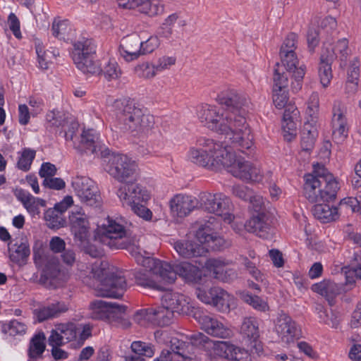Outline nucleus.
<instances>
[{
	"label": "nucleus",
	"instance_id": "obj_4",
	"mask_svg": "<svg viewBox=\"0 0 361 361\" xmlns=\"http://www.w3.org/2000/svg\"><path fill=\"white\" fill-rule=\"evenodd\" d=\"M227 146L209 137H197L188 151V158L194 164L210 170H219L221 159L226 155Z\"/></svg>",
	"mask_w": 361,
	"mask_h": 361
},
{
	"label": "nucleus",
	"instance_id": "obj_20",
	"mask_svg": "<svg viewBox=\"0 0 361 361\" xmlns=\"http://www.w3.org/2000/svg\"><path fill=\"white\" fill-rule=\"evenodd\" d=\"M118 190V196L124 205L146 202L149 199L147 191L139 184L129 181Z\"/></svg>",
	"mask_w": 361,
	"mask_h": 361
},
{
	"label": "nucleus",
	"instance_id": "obj_26",
	"mask_svg": "<svg viewBox=\"0 0 361 361\" xmlns=\"http://www.w3.org/2000/svg\"><path fill=\"white\" fill-rule=\"evenodd\" d=\"M164 305L171 309L174 313L179 314H190L193 307L190 304L188 298L177 293H166L162 300Z\"/></svg>",
	"mask_w": 361,
	"mask_h": 361
},
{
	"label": "nucleus",
	"instance_id": "obj_38",
	"mask_svg": "<svg viewBox=\"0 0 361 361\" xmlns=\"http://www.w3.org/2000/svg\"><path fill=\"white\" fill-rule=\"evenodd\" d=\"M218 223L214 218H211L207 223L201 225L195 233V238L200 244L210 243L213 238L214 230L217 228Z\"/></svg>",
	"mask_w": 361,
	"mask_h": 361
},
{
	"label": "nucleus",
	"instance_id": "obj_44",
	"mask_svg": "<svg viewBox=\"0 0 361 361\" xmlns=\"http://www.w3.org/2000/svg\"><path fill=\"white\" fill-rule=\"evenodd\" d=\"M98 137L93 130L83 131L81 137L80 145L87 150H90L93 154H97Z\"/></svg>",
	"mask_w": 361,
	"mask_h": 361
},
{
	"label": "nucleus",
	"instance_id": "obj_54",
	"mask_svg": "<svg viewBox=\"0 0 361 361\" xmlns=\"http://www.w3.org/2000/svg\"><path fill=\"white\" fill-rule=\"evenodd\" d=\"M131 350L135 354H140L149 357H152L154 353V350L151 345L141 341H134L131 344Z\"/></svg>",
	"mask_w": 361,
	"mask_h": 361
},
{
	"label": "nucleus",
	"instance_id": "obj_27",
	"mask_svg": "<svg viewBox=\"0 0 361 361\" xmlns=\"http://www.w3.org/2000/svg\"><path fill=\"white\" fill-rule=\"evenodd\" d=\"M201 328L208 334L221 338H228L231 331L216 319L207 314L199 317Z\"/></svg>",
	"mask_w": 361,
	"mask_h": 361
},
{
	"label": "nucleus",
	"instance_id": "obj_60",
	"mask_svg": "<svg viewBox=\"0 0 361 361\" xmlns=\"http://www.w3.org/2000/svg\"><path fill=\"white\" fill-rule=\"evenodd\" d=\"M105 78L107 80H116L121 75V70L115 62H109L103 71Z\"/></svg>",
	"mask_w": 361,
	"mask_h": 361
},
{
	"label": "nucleus",
	"instance_id": "obj_64",
	"mask_svg": "<svg viewBox=\"0 0 361 361\" xmlns=\"http://www.w3.org/2000/svg\"><path fill=\"white\" fill-rule=\"evenodd\" d=\"M78 245L80 247L84 252L91 256L92 257H100L103 255L104 252L101 248L97 247L95 245L88 243V239L86 243L81 245L80 243H77Z\"/></svg>",
	"mask_w": 361,
	"mask_h": 361
},
{
	"label": "nucleus",
	"instance_id": "obj_6",
	"mask_svg": "<svg viewBox=\"0 0 361 361\" xmlns=\"http://www.w3.org/2000/svg\"><path fill=\"white\" fill-rule=\"evenodd\" d=\"M145 264L159 273L161 280L169 283L174 282L177 275L190 282H197L202 277L201 270L186 262L171 267L169 263L157 259H147L145 260Z\"/></svg>",
	"mask_w": 361,
	"mask_h": 361
},
{
	"label": "nucleus",
	"instance_id": "obj_53",
	"mask_svg": "<svg viewBox=\"0 0 361 361\" xmlns=\"http://www.w3.org/2000/svg\"><path fill=\"white\" fill-rule=\"evenodd\" d=\"M164 12V6L157 1L147 0L146 6L140 7V13L149 16H155Z\"/></svg>",
	"mask_w": 361,
	"mask_h": 361
},
{
	"label": "nucleus",
	"instance_id": "obj_34",
	"mask_svg": "<svg viewBox=\"0 0 361 361\" xmlns=\"http://www.w3.org/2000/svg\"><path fill=\"white\" fill-rule=\"evenodd\" d=\"M68 310L67 306L64 303L57 302L51 304L47 307L36 310L35 314L39 322L50 318L57 317L60 314Z\"/></svg>",
	"mask_w": 361,
	"mask_h": 361
},
{
	"label": "nucleus",
	"instance_id": "obj_48",
	"mask_svg": "<svg viewBox=\"0 0 361 361\" xmlns=\"http://www.w3.org/2000/svg\"><path fill=\"white\" fill-rule=\"evenodd\" d=\"M135 73L141 78L151 79L157 75L154 65H151L148 62L142 63L134 68Z\"/></svg>",
	"mask_w": 361,
	"mask_h": 361
},
{
	"label": "nucleus",
	"instance_id": "obj_16",
	"mask_svg": "<svg viewBox=\"0 0 361 361\" xmlns=\"http://www.w3.org/2000/svg\"><path fill=\"white\" fill-rule=\"evenodd\" d=\"M69 225L75 243H86L90 236V224L88 216L82 209L72 211L68 217Z\"/></svg>",
	"mask_w": 361,
	"mask_h": 361
},
{
	"label": "nucleus",
	"instance_id": "obj_32",
	"mask_svg": "<svg viewBox=\"0 0 361 361\" xmlns=\"http://www.w3.org/2000/svg\"><path fill=\"white\" fill-rule=\"evenodd\" d=\"M312 213L314 217L322 223H329L338 218L336 207H331L327 202H319L313 207Z\"/></svg>",
	"mask_w": 361,
	"mask_h": 361
},
{
	"label": "nucleus",
	"instance_id": "obj_36",
	"mask_svg": "<svg viewBox=\"0 0 361 361\" xmlns=\"http://www.w3.org/2000/svg\"><path fill=\"white\" fill-rule=\"evenodd\" d=\"M316 123L307 121L302 128L301 137V147L304 151L311 150L314 145L315 137L317 135Z\"/></svg>",
	"mask_w": 361,
	"mask_h": 361
},
{
	"label": "nucleus",
	"instance_id": "obj_61",
	"mask_svg": "<svg viewBox=\"0 0 361 361\" xmlns=\"http://www.w3.org/2000/svg\"><path fill=\"white\" fill-rule=\"evenodd\" d=\"M319 26L314 24L308 30L307 35V40L310 49L314 51V48L319 44Z\"/></svg>",
	"mask_w": 361,
	"mask_h": 361
},
{
	"label": "nucleus",
	"instance_id": "obj_45",
	"mask_svg": "<svg viewBox=\"0 0 361 361\" xmlns=\"http://www.w3.org/2000/svg\"><path fill=\"white\" fill-rule=\"evenodd\" d=\"M44 339L45 336L44 334H38L32 338L29 348V355L30 358H37L44 351Z\"/></svg>",
	"mask_w": 361,
	"mask_h": 361
},
{
	"label": "nucleus",
	"instance_id": "obj_47",
	"mask_svg": "<svg viewBox=\"0 0 361 361\" xmlns=\"http://www.w3.org/2000/svg\"><path fill=\"white\" fill-rule=\"evenodd\" d=\"M336 51L339 53L340 66L342 68L347 66V59L350 54L348 41L345 38L339 39L334 47Z\"/></svg>",
	"mask_w": 361,
	"mask_h": 361
},
{
	"label": "nucleus",
	"instance_id": "obj_41",
	"mask_svg": "<svg viewBox=\"0 0 361 361\" xmlns=\"http://www.w3.org/2000/svg\"><path fill=\"white\" fill-rule=\"evenodd\" d=\"M291 73H288L285 67L281 66V63H276L274 73V90H279L280 92L285 90L288 85V75Z\"/></svg>",
	"mask_w": 361,
	"mask_h": 361
},
{
	"label": "nucleus",
	"instance_id": "obj_9",
	"mask_svg": "<svg viewBox=\"0 0 361 361\" xmlns=\"http://www.w3.org/2000/svg\"><path fill=\"white\" fill-rule=\"evenodd\" d=\"M73 60L76 67L85 74L99 75L102 70L94 60L96 45L92 39L82 37L73 44Z\"/></svg>",
	"mask_w": 361,
	"mask_h": 361
},
{
	"label": "nucleus",
	"instance_id": "obj_40",
	"mask_svg": "<svg viewBox=\"0 0 361 361\" xmlns=\"http://www.w3.org/2000/svg\"><path fill=\"white\" fill-rule=\"evenodd\" d=\"M44 220L47 226L51 229H59L66 224L63 215L54 208H49L45 212Z\"/></svg>",
	"mask_w": 361,
	"mask_h": 361
},
{
	"label": "nucleus",
	"instance_id": "obj_12",
	"mask_svg": "<svg viewBox=\"0 0 361 361\" xmlns=\"http://www.w3.org/2000/svg\"><path fill=\"white\" fill-rule=\"evenodd\" d=\"M200 209L221 216L228 224L234 219V215L232 214L233 204L231 199L222 193H201Z\"/></svg>",
	"mask_w": 361,
	"mask_h": 361
},
{
	"label": "nucleus",
	"instance_id": "obj_24",
	"mask_svg": "<svg viewBox=\"0 0 361 361\" xmlns=\"http://www.w3.org/2000/svg\"><path fill=\"white\" fill-rule=\"evenodd\" d=\"M119 54L126 61L131 62L141 57L140 35L133 33L123 37L119 46Z\"/></svg>",
	"mask_w": 361,
	"mask_h": 361
},
{
	"label": "nucleus",
	"instance_id": "obj_62",
	"mask_svg": "<svg viewBox=\"0 0 361 361\" xmlns=\"http://www.w3.org/2000/svg\"><path fill=\"white\" fill-rule=\"evenodd\" d=\"M232 192L235 197H237L244 201H247V200H250L252 202L253 201L252 199L253 192L250 189H249L248 187H247L245 185H233V188H232Z\"/></svg>",
	"mask_w": 361,
	"mask_h": 361
},
{
	"label": "nucleus",
	"instance_id": "obj_3",
	"mask_svg": "<svg viewBox=\"0 0 361 361\" xmlns=\"http://www.w3.org/2000/svg\"><path fill=\"white\" fill-rule=\"evenodd\" d=\"M114 107L123 130L135 135L147 134L154 125V117L145 114L133 100L117 99L114 103Z\"/></svg>",
	"mask_w": 361,
	"mask_h": 361
},
{
	"label": "nucleus",
	"instance_id": "obj_49",
	"mask_svg": "<svg viewBox=\"0 0 361 361\" xmlns=\"http://www.w3.org/2000/svg\"><path fill=\"white\" fill-rule=\"evenodd\" d=\"M47 121L53 126L66 127L68 123V115L59 111H52L47 114Z\"/></svg>",
	"mask_w": 361,
	"mask_h": 361
},
{
	"label": "nucleus",
	"instance_id": "obj_8",
	"mask_svg": "<svg viewBox=\"0 0 361 361\" xmlns=\"http://www.w3.org/2000/svg\"><path fill=\"white\" fill-rule=\"evenodd\" d=\"M102 157H107L106 171L115 180L124 183L134 180L137 176V166L134 161L123 154H110L109 149L101 151Z\"/></svg>",
	"mask_w": 361,
	"mask_h": 361
},
{
	"label": "nucleus",
	"instance_id": "obj_5",
	"mask_svg": "<svg viewBox=\"0 0 361 361\" xmlns=\"http://www.w3.org/2000/svg\"><path fill=\"white\" fill-rule=\"evenodd\" d=\"M130 223L122 224L120 222L108 218L106 224H104L98 230L96 240L111 249H126L135 243V239L129 226Z\"/></svg>",
	"mask_w": 361,
	"mask_h": 361
},
{
	"label": "nucleus",
	"instance_id": "obj_52",
	"mask_svg": "<svg viewBox=\"0 0 361 361\" xmlns=\"http://www.w3.org/2000/svg\"><path fill=\"white\" fill-rule=\"evenodd\" d=\"M35 157V151L30 149H24L20 157L17 165L18 167L27 171L30 169L32 162Z\"/></svg>",
	"mask_w": 361,
	"mask_h": 361
},
{
	"label": "nucleus",
	"instance_id": "obj_35",
	"mask_svg": "<svg viewBox=\"0 0 361 361\" xmlns=\"http://www.w3.org/2000/svg\"><path fill=\"white\" fill-rule=\"evenodd\" d=\"M9 250L12 262L19 265L25 264L30 254L29 245L26 242H20L19 244L16 243L9 248Z\"/></svg>",
	"mask_w": 361,
	"mask_h": 361
},
{
	"label": "nucleus",
	"instance_id": "obj_2",
	"mask_svg": "<svg viewBox=\"0 0 361 361\" xmlns=\"http://www.w3.org/2000/svg\"><path fill=\"white\" fill-rule=\"evenodd\" d=\"M338 183L323 166L313 165V171L304 176L303 195L311 203L329 202L336 199Z\"/></svg>",
	"mask_w": 361,
	"mask_h": 361
},
{
	"label": "nucleus",
	"instance_id": "obj_50",
	"mask_svg": "<svg viewBox=\"0 0 361 361\" xmlns=\"http://www.w3.org/2000/svg\"><path fill=\"white\" fill-rule=\"evenodd\" d=\"M26 325L18 320H11L8 324H4L3 331L8 333L11 336L23 335L26 332Z\"/></svg>",
	"mask_w": 361,
	"mask_h": 361
},
{
	"label": "nucleus",
	"instance_id": "obj_37",
	"mask_svg": "<svg viewBox=\"0 0 361 361\" xmlns=\"http://www.w3.org/2000/svg\"><path fill=\"white\" fill-rule=\"evenodd\" d=\"M35 49L37 54L39 67L44 70L47 69L49 64L51 63L59 54V51H56L55 50H45L42 43L40 42L35 43Z\"/></svg>",
	"mask_w": 361,
	"mask_h": 361
},
{
	"label": "nucleus",
	"instance_id": "obj_22",
	"mask_svg": "<svg viewBox=\"0 0 361 361\" xmlns=\"http://www.w3.org/2000/svg\"><path fill=\"white\" fill-rule=\"evenodd\" d=\"M279 54L281 60V66H284L288 73H292V76L296 82L293 88L298 91L301 87L300 82L305 74V67L303 65H300L296 53L286 51L283 54L279 53Z\"/></svg>",
	"mask_w": 361,
	"mask_h": 361
},
{
	"label": "nucleus",
	"instance_id": "obj_13",
	"mask_svg": "<svg viewBox=\"0 0 361 361\" xmlns=\"http://www.w3.org/2000/svg\"><path fill=\"white\" fill-rule=\"evenodd\" d=\"M33 257L36 266L43 267L40 282L46 286L54 284L61 274L59 261L54 255L45 253L41 247H34Z\"/></svg>",
	"mask_w": 361,
	"mask_h": 361
},
{
	"label": "nucleus",
	"instance_id": "obj_18",
	"mask_svg": "<svg viewBox=\"0 0 361 361\" xmlns=\"http://www.w3.org/2000/svg\"><path fill=\"white\" fill-rule=\"evenodd\" d=\"M81 329V324L69 322L58 325L56 329L51 331L49 338L51 345H62L78 338V332Z\"/></svg>",
	"mask_w": 361,
	"mask_h": 361
},
{
	"label": "nucleus",
	"instance_id": "obj_63",
	"mask_svg": "<svg viewBox=\"0 0 361 361\" xmlns=\"http://www.w3.org/2000/svg\"><path fill=\"white\" fill-rule=\"evenodd\" d=\"M132 211L137 214L138 216L142 218L145 220H150L152 216V213L147 208L145 205L142 204V202L137 204H129Z\"/></svg>",
	"mask_w": 361,
	"mask_h": 361
},
{
	"label": "nucleus",
	"instance_id": "obj_28",
	"mask_svg": "<svg viewBox=\"0 0 361 361\" xmlns=\"http://www.w3.org/2000/svg\"><path fill=\"white\" fill-rule=\"evenodd\" d=\"M173 247L178 254L184 258L202 256L207 252L203 245L189 239L175 242Z\"/></svg>",
	"mask_w": 361,
	"mask_h": 361
},
{
	"label": "nucleus",
	"instance_id": "obj_31",
	"mask_svg": "<svg viewBox=\"0 0 361 361\" xmlns=\"http://www.w3.org/2000/svg\"><path fill=\"white\" fill-rule=\"evenodd\" d=\"M231 296L223 288L217 286L212 288V299L209 305L221 312L228 311Z\"/></svg>",
	"mask_w": 361,
	"mask_h": 361
},
{
	"label": "nucleus",
	"instance_id": "obj_7",
	"mask_svg": "<svg viewBox=\"0 0 361 361\" xmlns=\"http://www.w3.org/2000/svg\"><path fill=\"white\" fill-rule=\"evenodd\" d=\"M107 263L101 262L99 266L92 268L94 277L101 279L97 288V295L101 297L119 298L126 290V281L123 276L109 273Z\"/></svg>",
	"mask_w": 361,
	"mask_h": 361
},
{
	"label": "nucleus",
	"instance_id": "obj_10",
	"mask_svg": "<svg viewBox=\"0 0 361 361\" xmlns=\"http://www.w3.org/2000/svg\"><path fill=\"white\" fill-rule=\"evenodd\" d=\"M252 199L253 201H250V203L257 214L245 223V228L248 232L267 238L276 221L275 216L273 212L265 209L262 197L252 195Z\"/></svg>",
	"mask_w": 361,
	"mask_h": 361
},
{
	"label": "nucleus",
	"instance_id": "obj_25",
	"mask_svg": "<svg viewBox=\"0 0 361 361\" xmlns=\"http://www.w3.org/2000/svg\"><path fill=\"white\" fill-rule=\"evenodd\" d=\"M284 109L282 130L284 139L288 142H290L295 138L297 135L300 112L297 107L291 104H288Z\"/></svg>",
	"mask_w": 361,
	"mask_h": 361
},
{
	"label": "nucleus",
	"instance_id": "obj_58",
	"mask_svg": "<svg viewBox=\"0 0 361 361\" xmlns=\"http://www.w3.org/2000/svg\"><path fill=\"white\" fill-rule=\"evenodd\" d=\"M319 318L323 320L325 324L333 329H337L339 326V316L338 314L332 311L330 312L326 311H321L319 314Z\"/></svg>",
	"mask_w": 361,
	"mask_h": 361
},
{
	"label": "nucleus",
	"instance_id": "obj_46",
	"mask_svg": "<svg viewBox=\"0 0 361 361\" xmlns=\"http://www.w3.org/2000/svg\"><path fill=\"white\" fill-rule=\"evenodd\" d=\"M159 45L157 36H151L148 38L140 36V47L141 56L152 53Z\"/></svg>",
	"mask_w": 361,
	"mask_h": 361
},
{
	"label": "nucleus",
	"instance_id": "obj_17",
	"mask_svg": "<svg viewBox=\"0 0 361 361\" xmlns=\"http://www.w3.org/2000/svg\"><path fill=\"white\" fill-rule=\"evenodd\" d=\"M275 329L281 341L290 343L300 336V330L292 318L284 312L279 314L275 321Z\"/></svg>",
	"mask_w": 361,
	"mask_h": 361
},
{
	"label": "nucleus",
	"instance_id": "obj_30",
	"mask_svg": "<svg viewBox=\"0 0 361 361\" xmlns=\"http://www.w3.org/2000/svg\"><path fill=\"white\" fill-rule=\"evenodd\" d=\"M312 289L325 297L329 304L332 306L335 303V298L341 292V288L331 281H324L314 284Z\"/></svg>",
	"mask_w": 361,
	"mask_h": 361
},
{
	"label": "nucleus",
	"instance_id": "obj_19",
	"mask_svg": "<svg viewBox=\"0 0 361 361\" xmlns=\"http://www.w3.org/2000/svg\"><path fill=\"white\" fill-rule=\"evenodd\" d=\"M345 114V105L340 101H335L333 106L332 137L337 143L343 142L347 137Z\"/></svg>",
	"mask_w": 361,
	"mask_h": 361
},
{
	"label": "nucleus",
	"instance_id": "obj_21",
	"mask_svg": "<svg viewBox=\"0 0 361 361\" xmlns=\"http://www.w3.org/2000/svg\"><path fill=\"white\" fill-rule=\"evenodd\" d=\"M147 259H152L151 257H140L137 261L138 263H141L143 268L140 270L135 271L134 273V276L135 279V282L138 286H143L145 288H150L158 290H166L165 288L161 285L159 284L157 281L158 278L161 279L159 273H157L154 271L153 269L148 267L145 264V260Z\"/></svg>",
	"mask_w": 361,
	"mask_h": 361
},
{
	"label": "nucleus",
	"instance_id": "obj_42",
	"mask_svg": "<svg viewBox=\"0 0 361 361\" xmlns=\"http://www.w3.org/2000/svg\"><path fill=\"white\" fill-rule=\"evenodd\" d=\"M149 314L154 316L155 320L159 325L167 326L171 324L175 313L162 303V306L157 309H150Z\"/></svg>",
	"mask_w": 361,
	"mask_h": 361
},
{
	"label": "nucleus",
	"instance_id": "obj_59",
	"mask_svg": "<svg viewBox=\"0 0 361 361\" xmlns=\"http://www.w3.org/2000/svg\"><path fill=\"white\" fill-rule=\"evenodd\" d=\"M213 344L212 350H213L216 355L227 359L232 344L226 341H213Z\"/></svg>",
	"mask_w": 361,
	"mask_h": 361
},
{
	"label": "nucleus",
	"instance_id": "obj_39",
	"mask_svg": "<svg viewBox=\"0 0 361 361\" xmlns=\"http://www.w3.org/2000/svg\"><path fill=\"white\" fill-rule=\"evenodd\" d=\"M189 343L195 348L205 352L212 350L213 340L201 332L191 334L187 336Z\"/></svg>",
	"mask_w": 361,
	"mask_h": 361
},
{
	"label": "nucleus",
	"instance_id": "obj_33",
	"mask_svg": "<svg viewBox=\"0 0 361 361\" xmlns=\"http://www.w3.org/2000/svg\"><path fill=\"white\" fill-rule=\"evenodd\" d=\"M240 334L250 343H256L259 337L258 322L254 317H245L240 326Z\"/></svg>",
	"mask_w": 361,
	"mask_h": 361
},
{
	"label": "nucleus",
	"instance_id": "obj_29",
	"mask_svg": "<svg viewBox=\"0 0 361 361\" xmlns=\"http://www.w3.org/2000/svg\"><path fill=\"white\" fill-rule=\"evenodd\" d=\"M205 267L215 279L223 282L228 283L237 278L236 271L232 269H224L223 263L220 260L207 259Z\"/></svg>",
	"mask_w": 361,
	"mask_h": 361
},
{
	"label": "nucleus",
	"instance_id": "obj_23",
	"mask_svg": "<svg viewBox=\"0 0 361 361\" xmlns=\"http://www.w3.org/2000/svg\"><path fill=\"white\" fill-rule=\"evenodd\" d=\"M170 207L173 215L186 216L193 209L200 208V197L197 199L186 195H176L171 200Z\"/></svg>",
	"mask_w": 361,
	"mask_h": 361
},
{
	"label": "nucleus",
	"instance_id": "obj_15",
	"mask_svg": "<svg viewBox=\"0 0 361 361\" xmlns=\"http://www.w3.org/2000/svg\"><path fill=\"white\" fill-rule=\"evenodd\" d=\"M72 187L80 200L88 206H97L101 197L95 183L85 176H77L72 181Z\"/></svg>",
	"mask_w": 361,
	"mask_h": 361
},
{
	"label": "nucleus",
	"instance_id": "obj_55",
	"mask_svg": "<svg viewBox=\"0 0 361 361\" xmlns=\"http://www.w3.org/2000/svg\"><path fill=\"white\" fill-rule=\"evenodd\" d=\"M176 63L175 56H162L159 57L154 65L157 73L169 70Z\"/></svg>",
	"mask_w": 361,
	"mask_h": 361
},
{
	"label": "nucleus",
	"instance_id": "obj_1",
	"mask_svg": "<svg viewBox=\"0 0 361 361\" xmlns=\"http://www.w3.org/2000/svg\"><path fill=\"white\" fill-rule=\"evenodd\" d=\"M216 100L222 111L215 105L204 104L198 111L200 121L210 130L228 136L235 147L250 156L254 149V137L245 117L248 99L235 90H227Z\"/></svg>",
	"mask_w": 361,
	"mask_h": 361
},
{
	"label": "nucleus",
	"instance_id": "obj_43",
	"mask_svg": "<svg viewBox=\"0 0 361 361\" xmlns=\"http://www.w3.org/2000/svg\"><path fill=\"white\" fill-rule=\"evenodd\" d=\"M240 298L255 310L265 312L269 311L268 303L257 295H253L247 291L240 293Z\"/></svg>",
	"mask_w": 361,
	"mask_h": 361
},
{
	"label": "nucleus",
	"instance_id": "obj_11",
	"mask_svg": "<svg viewBox=\"0 0 361 361\" xmlns=\"http://www.w3.org/2000/svg\"><path fill=\"white\" fill-rule=\"evenodd\" d=\"M221 166L234 177L242 180H258L262 177L260 169L241 157H237L226 148V155L221 159Z\"/></svg>",
	"mask_w": 361,
	"mask_h": 361
},
{
	"label": "nucleus",
	"instance_id": "obj_14",
	"mask_svg": "<svg viewBox=\"0 0 361 361\" xmlns=\"http://www.w3.org/2000/svg\"><path fill=\"white\" fill-rule=\"evenodd\" d=\"M92 312V317L94 319L114 318L119 319V324L123 329L130 326V322L122 317L126 311L124 305H120L116 302H109L102 300H97L90 305Z\"/></svg>",
	"mask_w": 361,
	"mask_h": 361
},
{
	"label": "nucleus",
	"instance_id": "obj_51",
	"mask_svg": "<svg viewBox=\"0 0 361 361\" xmlns=\"http://www.w3.org/2000/svg\"><path fill=\"white\" fill-rule=\"evenodd\" d=\"M319 112V96L317 93H312L307 102L306 111L308 116L310 117V122L316 123Z\"/></svg>",
	"mask_w": 361,
	"mask_h": 361
},
{
	"label": "nucleus",
	"instance_id": "obj_56",
	"mask_svg": "<svg viewBox=\"0 0 361 361\" xmlns=\"http://www.w3.org/2000/svg\"><path fill=\"white\" fill-rule=\"evenodd\" d=\"M298 47V36L295 33H290L285 38L279 53H286L290 51V53H295V49Z\"/></svg>",
	"mask_w": 361,
	"mask_h": 361
},
{
	"label": "nucleus",
	"instance_id": "obj_57",
	"mask_svg": "<svg viewBox=\"0 0 361 361\" xmlns=\"http://www.w3.org/2000/svg\"><path fill=\"white\" fill-rule=\"evenodd\" d=\"M319 73L322 85L326 87L332 78L331 64L320 61Z\"/></svg>",
	"mask_w": 361,
	"mask_h": 361
}]
</instances>
